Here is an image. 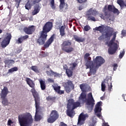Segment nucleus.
Listing matches in <instances>:
<instances>
[{
    "instance_id": "obj_10",
    "label": "nucleus",
    "mask_w": 126,
    "mask_h": 126,
    "mask_svg": "<svg viewBox=\"0 0 126 126\" xmlns=\"http://www.w3.org/2000/svg\"><path fill=\"white\" fill-rule=\"evenodd\" d=\"M59 119V114L56 110H52L50 114V117L47 119L48 123L52 124Z\"/></svg>"
},
{
    "instance_id": "obj_32",
    "label": "nucleus",
    "mask_w": 126,
    "mask_h": 126,
    "mask_svg": "<svg viewBox=\"0 0 126 126\" xmlns=\"http://www.w3.org/2000/svg\"><path fill=\"white\" fill-rule=\"evenodd\" d=\"M1 99H2V104H3L4 106H7V105H8V101L6 98H1Z\"/></svg>"
},
{
    "instance_id": "obj_25",
    "label": "nucleus",
    "mask_w": 126,
    "mask_h": 126,
    "mask_svg": "<svg viewBox=\"0 0 126 126\" xmlns=\"http://www.w3.org/2000/svg\"><path fill=\"white\" fill-rule=\"evenodd\" d=\"M60 7L61 9H63L65 6V8L67 7V5L64 3V0H60Z\"/></svg>"
},
{
    "instance_id": "obj_46",
    "label": "nucleus",
    "mask_w": 126,
    "mask_h": 126,
    "mask_svg": "<svg viewBox=\"0 0 126 126\" xmlns=\"http://www.w3.org/2000/svg\"><path fill=\"white\" fill-rule=\"evenodd\" d=\"M108 85V90L110 92L112 91L111 89L113 88V86L112 85V83H107Z\"/></svg>"
},
{
    "instance_id": "obj_51",
    "label": "nucleus",
    "mask_w": 126,
    "mask_h": 126,
    "mask_svg": "<svg viewBox=\"0 0 126 126\" xmlns=\"http://www.w3.org/2000/svg\"><path fill=\"white\" fill-rule=\"evenodd\" d=\"M11 125H13V122L11 120L9 119L7 122V125L10 126Z\"/></svg>"
},
{
    "instance_id": "obj_20",
    "label": "nucleus",
    "mask_w": 126,
    "mask_h": 126,
    "mask_svg": "<svg viewBox=\"0 0 126 126\" xmlns=\"http://www.w3.org/2000/svg\"><path fill=\"white\" fill-rule=\"evenodd\" d=\"M86 94L84 93H82L79 97V101L80 103H84L86 102Z\"/></svg>"
},
{
    "instance_id": "obj_2",
    "label": "nucleus",
    "mask_w": 126,
    "mask_h": 126,
    "mask_svg": "<svg viewBox=\"0 0 126 126\" xmlns=\"http://www.w3.org/2000/svg\"><path fill=\"white\" fill-rule=\"evenodd\" d=\"M32 94V95L34 98L35 102V114L34 116L35 121L38 122L42 119V116H41V114L43 112V107H40V98L39 97V94L36 92L35 89L32 88L31 90Z\"/></svg>"
},
{
    "instance_id": "obj_13",
    "label": "nucleus",
    "mask_w": 126,
    "mask_h": 126,
    "mask_svg": "<svg viewBox=\"0 0 126 126\" xmlns=\"http://www.w3.org/2000/svg\"><path fill=\"white\" fill-rule=\"evenodd\" d=\"M86 118H88V114L82 113L79 116L77 126H81L84 124V121Z\"/></svg>"
},
{
    "instance_id": "obj_9",
    "label": "nucleus",
    "mask_w": 126,
    "mask_h": 126,
    "mask_svg": "<svg viewBox=\"0 0 126 126\" xmlns=\"http://www.w3.org/2000/svg\"><path fill=\"white\" fill-rule=\"evenodd\" d=\"M101 105H102V101L98 102L96 103L94 108V114L97 118H99V119L102 120L103 117H102V113L101 112V111H102Z\"/></svg>"
},
{
    "instance_id": "obj_50",
    "label": "nucleus",
    "mask_w": 126,
    "mask_h": 126,
    "mask_svg": "<svg viewBox=\"0 0 126 126\" xmlns=\"http://www.w3.org/2000/svg\"><path fill=\"white\" fill-rule=\"evenodd\" d=\"M23 41H24V40L23 39L22 37H21L18 38V44H21L23 42Z\"/></svg>"
},
{
    "instance_id": "obj_56",
    "label": "nucleus",
    "mask_w": 126,
    "mask_h": 126,
    "mask_svg": "<svg viewBox=\"0 0 126 126\" xmlns=\"http://www.w3.org/2000/svg\"><path fill=\"white\" fill-rule=\"evenodd\" d=\"M98 40H99V41H101V40H103V39H104V34H102L100 36H99L98 38Z\"/></svg>"
},
{
    "instance_id": "obj_6",
    "label": "nucleus",
    "mask_w": 126,
    "mask_h": 126,
    "mask_svg": "<svg viewBox=\"0 0 126 126\" xmlns=\"http://www.w3.org/2000/svg\"><path fill=\"white\" fill-rule=\"evenodd\" d=\"M115 8V6L113 5H106L102 11L104 13L105 17L103 15H100V17L102 19H105L106 18L107 20H111V14H110V11L112 12Z\"/></svg>"
},
{
    "instance_id": "obj_17",
    "label": "nucleus",
    "mask_w": 126,
    "mask_h": 126,
    "mask_svg": "<svg viewBox=\"0 0 126 126\" xmlns=\"http://www.w3.org/2000/svg\"><path fill=\"white\" fill-rule=\"evenodd\" d=\"M8 94V89L6 87H4L3 89L1 90V98H4Z\"/></svg>"
},
{
    "instance_id": "obj_5",
    "label": "nucleus",
    "mask_w": 126,
    "mask_h": 126,
    "mask_svg": "<svg viewBox=\"0 0 126 126\" xmlns=\"http://www.w3.org/2000/svg\"><path fill=\"white\" fill-rule=\"evenodd\" d=\"M117 33L118 32H116L112 34L113 38L108 44V47H110L108 49V53L109 55H114V54L117 52L118 48H119V41L116 40V37H117Z\"/></svg>"
},
{
    "instance_id": "obj_35",
    "label": "nucleus",
    "mask_w": 126,
    "mask_h": 126,
    "mask_svg": "<svg viewBox=\"0 0 126 126\" xmlns=\"http://www.w3.org/2000/svg\"><path fill=\"white\" fill-rule=\"evenodd\" d=\"M32 7V5L30 4V1H28L27 4L25 5L26 9H28V10H29V9H31Z\"/></svg>"
},
{
    "instance_id": "obj_48",
    "label": "nucleus",
    "mask_w": 126,
    "mask_h": 126,
    "mask_svg": "<svg viewBox=\"0 0 126 126\" xmlns=\"http://www.w3.org/2000/svg\"><path fill=\"white\" fill-rule=\"evenodd\" d=\"M96 123H97V120H94V119H93V122L92 123L90 124V126H95Z\"/></svg>"
},
{
    "instance_id": "obj_45",
    "label": "nucleus",
    "mask_w": 126,
    "mask_h": 126,
    "mask_svg": "<svg viewBox=\"0 0 126 126\" xmlns=\"http://www.w3.org/2000/svg\"><path fill=\"white\" fill-rule=\"evenodd\" d=\"M84 29L85 31L87 32V31H89V30H90L91 29V28H90V26L87 25L84 27Z\"/></svg>"
},
{
    "instance_id": "obj_63",
    "label": "nucleus",
    "mask_w": 126,
    "mask_h": 126,
    "mask_svg": "<svg viewBox=\"0 0 126 126\" xmlns=\"http://www.w3.org/2000/svg\"><path fill=\"white\" fill-rule=\"evenodd\" d=\"M63 67H64V69H65V70H66V69H67V66H66V65H65L64 66H63Z\"/></svg>"
},
{
    "instance_id": "obj_37",
    "label": "nucleus",
    "mask_w": 126,
    "mask_h": 126,
    "mask_svg": "<svg viewBox=\"0 0 126 126\" xmlns=\"http://www.w3.org/2000/svg\"><path fill=\"white\" fill-rule=\"evenodd\" d=\"M31 70H33V71H34V72H36V73H39V69H38V67L36 66H32L31 67Z\"/></svg>"
},
{
    "instance_id": "obj_49",
    "label": "nucleus",
    "mask_w": 126,
    "mask_h": 126,
    "mask_svg": "<svg viewBox=\"0 0 126 126\" xmlns=\"http://www.w3.org/2000/svg\"><path fill=\"white\" fill-rule=\"evenodd\" d=\"M85 7H86V6H85V5L82 4L79 7L78 9L79 10H82V9H83L84 8H85Z\"/></svg>"
},
{
    "instance_id": "obj_33",
    "label": "nucleus",
    "mask_w": 126,
    "mask_h": 126,
    "mask_svg": "<svg viewBox=\"0 0 126 126\" xmlns=\"http://www.w3.org/2000/svg\"><path fill=\"white\" fill-rule=\"evenodd\" d=\"M66 73L68 77L72 76V71L70 69H66Z\"/></svg>"
},
{
    "instance_id": "obj_55",
    "label": "nucleus",
    "mask_w": 126,
    "mask_h": 126,
    "mask_svg": "<svg viewBox=\"0 0 126 126\" xmlns=\"http://www.w3.org/2000/svg\"><path fill=\"white\" fill-rule=\"evenodd\" d=\"M48 81L50 83H54V80L51 79V78L48 79Z\"/></svg>"
},
{
    "instance_id": "obj_53",
    "label": "nucleus",
    "mask_w": 126,
    "mask_h": 126,
    "mask_svg": "<svg viewBox=\"0 0 126 126\" xmlns=\"http://www.w3.org/2000/svg\"><path fill=\"white\" fill-rule=\"evenodd\" d=\"M21 37L23 38V40H26V39H28V38H29V35H26L21 36Z\"/></svg>"
},
{
    "instance_id": "obj_16",
    "label": "nucleus",
    "mask_w": 126,
    "mask_h": 126,
    "mask_svg": "<svg viewBox=\"0 0 126 126\" xmlns=\"http://www.w3.org/2000/svg\"><path fill=\"white\" fill-rule=\"evenodd\" d=\"M24 31L26 34L31 35V34H32L34 31H35V27L34 26H32L29 28H25L24 29Z\"/></svg>"
},
{
    "instance_id": "obj_26",
    "label": "nucleus",
    "mask_w": 126,
    "mask_h": 126,
    "mask_svg": "<svg viewBox=\"0 0 126 126\" xmlns=\"http://www.w3.org/2000/svg\"><path fill=\"white\" fill-rule=\"evenodd\" d=\"M39 83L40 84V87L41 90H45V89H46V84H45V81H44L42 79H40L39 80Z\"/></svg>"
},
{
    "instance_id": "obj_11",
    "label": "nucleus",
    "mask_w": 126,
    "mask_h": 126,
    "mask_svg": "<svg viewBox=\"0 0 126 126\" xmlns=\"http://www.w3.org/2000/svg\"><path fill=\"white\" fill-rule=\"evenodd\" d=\"M10 40H11V34H7L4 37V40L1 42L0 45L2 48H6V47H7V46L9 45Z\"/></svg>"
},
{
    "instance_id": "obj_19",
    "label": "nucleus",
    "mask_w": 126,
    "mask_h": 126,
    "mask_svg": "<svg viewBox=\"0 0 126 126\" xmlns=\"http://www.w3.org/2000/svg\"><path fill=\"white\" fill-rule=\"evenodd\" d=\"M54 41V36L52 35L51 37L46 41L44 44V48H49L50 45Z\"/></svg>"
},
{
    "instance_id": "obj_38",
    "label": "nucleus",
    "mask_w": 126,
    "mask_h": 126,
    "mask_svg": "<svg viewBox=\"0 0 126 126\" xmlns=\"http://www.w3.org/2000/svg\"><path fill=\"white\" fill-rule=\"evenodd\" d=\"M88 20H91V21H96V19L92 15L87 16Z\"/></svg>"
},
{
    "instance_id": "obj_43",
    "label": "nucleus",
    "mask_w": 126,
    "mask_h": 126,
    "mask_svg": "<svg viewBox=\"0 0 126 126\" xmlns=\"http://www.w3.org/2000/svg\"><path fill=\"white\" fill-rule=\"evenodd\" d=\"M15 6H16L17 8H18V7L19 6V4H20V2L21 1V0H15Z\"/></svg>"
},
{
    "instance_id": "obj_57",
    "label": "nucleus",
    "mask_w": 126,
    "mask_h": 126,
    "mask_svg": "<svg viewBox=\"0 0 126 126\" xmlns=\"http://www.w3.org/2000/svg\"><path fill=\"white\" fill-rule=\"evenodd\" d=\"M57 93H58V94H64V91H61V89H60L57 92Z\"/></svg>"
},
{
    "instance_id": "obj_42",
    "label": "nucleus",
    "mask_w": 126,
    "mask_h": 126,
    "mask_svg": "<svg viewBox=\"0 0 126 126\" xmlns=\"http://www.w3.org/2000/svg\"><path fill=\"white\" fill-rule=\"evenodd\" d=\"M125 56V50H123L120 52V54L119 55V59H123V57Z\"/></svg>"
},
{
    "instance_id": "obj_39",
    "label": "nucleus",
    "mask_w": 126,
    "mask_h": 126,
    "mask_svg": "<svg viewBox=\"0 0 126 126\" xmlns=\"http://www.w3.org/2000/svg\"><path fill=\"white\" fill-rule=\"evenodd\" d=\"M80 88L81 89V90L83 91V92H84L85 91V89L86 88V85L85 84H82L80 85Z\"/></svg>"
},
{
    "instance_id": "obj_44",
    "label": "nucleus",
    "mask_w": 126,
    "mask_h": 126,
    "mask_svg": "<svg viewBox=\"0 0 126 126\" xmlns=\"http://www.w3.org/2000/svg\"><path fill=\"white\" fill-rule=\"evenodd\" d=\"M49 54L48 53L44 52H41L40 53V56H42L43 58H45V57H47Z\"/></svg>"
},
{
    "instance_id": "obj_3",
    "label": "nucleus",
    "mask_w": 126,
    "mask_h": 126,
    "mask_svg": "<svg viewBox=\"0 0 126 126\" xmlns=\"http://www.w3.org/2000/svg\"><path fill=\"white\" fill-rule=\"evenodd\" d=\"M18 122L20 126H31L33 124V117L29 112L19 115Z\"/></svg>"
},
{
    "instance_id": "obj_61",
    "label": "nucleus",
    "mask_w": 126,
    "mask_h": 126,
    "mask_svg": "<svg viewBox=\"0 0 126 126\" xmlns=\"http://www.w3.org/2000/svg\"><path fill=\"white\" fill-rule=\"evenodd\" d=\"M102 126H110L108 125V123H103Z\"/></svg>"
},
{
    "instance_id": "obj_41",
    "label": "nucleus",
    "mask_w": 126,
    "mask_h": 126,
    "mask_svg": "<svg viewBox=\"0 0 126 126\" xmlns=\"http://www.w3.org/2000/svg\"><path fill=\"white\" fill-rule=\"evenodd\" d=\"M112 12H113V13H115V14H117V15H118V14H120V11H119V10L116 8V7H115L113 10L112 11Z\"/></svg>"
},
{
    "instance_id": "obj_12",
    "label": "nucleus",
    "mask_w": 126,
    "mask_h": 126,
    "mask_svg": "<svg viewBox=\"0 0 126 126\" xmlns=\"http://www.w3.org/2000/svg\"><path fill=\"white\" fill-rule=\"evenodd\" d=\"M52 28L53 23L51 22H48L46 23L43 27V31L41 32V33L43 34H46L47 35V33L50 32Z\"/></svg>"
},
{
    "instance_id": "obj_27",
    "label": "nucleus",
    "mask_w": 126,
    "mask_h": 126,
    "mask_svg": "<svg viewBox=\"0 0 126 126\" xmlns=\"http://www.w3.org/2000/svg\"><path fill=\"white\" fill-rule=\"evenodd\" d=\"M74 38L76 41V42H79V43L84 42V39L82 37H79L77 35H74Z\"/></svg>"
},
{
    "instance_id": "obj_40",
    "label": "nucleus",
    "mask_w": 126,
    "mask_h": 126,
    "mask_svg": "<svg viewBox=\"0 0 126 126\" xmlns=\"http://www.w3.org/2000/svg\"><path fill=\"white\" fill-rule=\"evenodd\" d=\"M77 65V63H73L71 64H70V68L72 70L74 69V68H75Z\"/></svg>"
},
{
    "instance_id": "obj_28",
    "label": "nucleus",
    "mask_w": 126,
    "mask_h": 126,
    "mask_svg": "<svg viewBox=\"0 0 126 126\" xmlns=\"http://www.w3.org/2000/svg\"><path fill=\"white\" fill-rule=\"evenodd\" d=\"M52 87H53L55 91H56V92H57V93L58 91H59L61 89V86H58L57 84H54L52 85Z\"/></svg>"
},
{
    "instance_id": "obj_30",
    "label": "nucleus",
    "mask_w": 126,
    "mask_h": 126,
    "mask_svg": "<svg viewBox=\"0 0 126 126\" xmlns=\"http://www.w3.org/2000/svg\"><path fill=\"white\" fill-rule=\"evenodd\" d=\"M14 63L15 62L13 60H5L4 61V63L7 65H11L12 64H14Z\"/></svg>"
},
{
    "instance_id": "obj_34",
    "label": "nucleus",
    "mask_w": 126,
    "mask_h": 126,
    "mask_svg": "<svg viewBox=\"0 0 126 126\" xmlns=\"http://www.w3.org/2000/svg\"><path fill=\"white\" fill-rule=\"evenodd\" d=\"M60 35L62 36H64V27L62 26L60 29Z\"/></svg>"
},
{
    "instance_id": "obj_47",
    "label": "nucleus",
    "mask_w": 126,
    "mask_h": 126,
    "mask_svg": "<svg viewBox=\"0 0 126 126\" xmlns=\"http://www.w3.org/2000/svg\"><path fill=\"white\" fill-rule=\"evenodd\" d=\"M51 71H53V70H52V69H51L50 68L49 69V71H46V73L47 74V75H48L49 76H52V72Z\"/></svg>"
},
{
    "instance_id": "obj_22",
    "label": "nucleus",
    "mask_w": 126,
    "mask_h": 126,
    "mask_svg": "<svg viewBox=\"0 0 126 126\" xmlns=\"http://www.w3.org/2000/svg\"><path fill=\"white\" fill-rule=\"evenodd\" d=\"M96 14H97V11H96V10L93 9V8L90 9L87 12V16L93 15V16H95Z\"/></svg>"
},
{
    "instance_id": "obj_21",
    "label": "nucleus",
    "mask_w": 126,
    "mask_h": 126,
    "mask_svg": "<svg viewBox=\"0 0 126 126\" xmlns=\"http://www.w3.org/2000/svg\"><path fill=\"white\" fill-rule=\"evenodd\" d=\"M26 81L27 83V84L29 85L30 87H31L32 88H34L35 86V84H34V82H33V81L31 80L29 78H26Z\"/></svg>"
},
{
    "instance_id": "obj_54",
    "label": "nucleus",
    "mask_w": 126,
    "mask_h": 126,
    "mask_svg": "<svg viewBox=\"0 0 126 126\" xmlns=\"http://www.w3.org/2000/svg\"><path fill=\"white\" fill-rule=\"evenodd\" d=\"M79 3H83V2H86L87 0H77Z\"/></svg>"
},
{
    "instance_id": "obj_14",
    "label": "nucleus",
    "mask_w": 126,
    "mask_h": 126,
    "mask_svg": "<svg viewBox=\"0 0 126 126\" xmlns=\"http://www.w3.org/2000/svg\"><path fill=\"white\" fill-rule=\"evenodd\" d=\"M47 36L48 34L41 32L40 37L37 39V43L39 45H44L45 42H46V40H47Z\"/></svg>"
},
{
    "instance_id": "obj_1",
    "label": "nucleus",
    "mask_w": 126,
    "mask_h": 126,
    "mask_svg": "<svg viewBox=\"0 0 126 126\" xmlns=\"http://www.w3.org/2000/svg\"><path fill=\"white\" fill-rule=\"evenodd\" d=\"M90 54L89 53H86L84 56L86 68H90V73L91 74H95L99 66H101L105 63V60L100 56H97L95 59L93 60L94 63L93 62L91 61V57H90Z\"/></svg>"
},
{
    "instance_id": "obj_4",
    "label": "nucleus",
    "mask_w": 126,
    "mask_h": 126,
    "mask_svg": "<svg viewBox=\"0 0 126 126\" xmlns=\"http://www.w3.org/2000/svg\"><path fill=\"white\" fill-rule=\"evenodd\" d=\"M80 106V102L77 101L74 102V100L73 99H69L68 100V103L67 104V110L66 114L68 117L72 118L74 115H75V112L73 110L77 107Z\"/></svg>"
},
{
    "instance_id": "obj_24",
    "label": "nucleus",
    "mask_w": 126,
    "mask_h": 126,
    "mask_svg": "<svg viewBox=\"0 0 126 126\" xmlns=\"http://www.w3.org/2000/svg\"><path fill=\"white\" fill-rule=\"evenodd\" d=\"M71 45V42L69 40H66L63 42L62 44V48H66V47H69Z\"/></svg>"
},
{
    "instance_id": "obj_58",
    "label": "nucleus",
    "mask_w": 126,
    "mask_h": 126,
    "mask_svg": "<svg viewBox=\"0 0 126 126\" xmlns=\"http://www.w3.org/2000/svg\"><path fill=\"white\" fill-rule=\"evenodd\" d=\"M122 34L123 35V36H126V31L123 30L122 31Z\"/></svg>"
},
{
    "instance_id": "obj_59",
    "label": "nucleus",
    "mask_w": 126,
    "mask_h": 126,
    "mask_svg": "<svg viewBox=\"0 0 126 126\" xmlns=\"http://www.w3.org/2000/svg\"><path fill=\"white\" fill-rule=\"evenodd\" d=\"M40 1H41V0H34L33 4L38 3V2H40Z\"/></svg>"
},
{
    "instance_id": "obj_18",
    "label": "nucleus",
    "mask_w": 126,
    "mask_h": 126,
    "mask_svg": "<svg viewBox=\"0 0 126 126\" xmlns=\"http://www.w3.org/2000/svg\"><path fill=\"white\" fill-rule=\"evenodd\" d=\"M40 9H41V7H40V5H39L38 4L34 5V10L32 12V15H36V14L39 13Z\"/></svg>"
},
{
    "instance_id": "obj_8",
    "label": "nucleus",
    "mask_w": 126,
    "mask_h": 126,
    "mask_svg": "<svg viewBox=\"0 0 126 126\" xmlns=\"http://www.w3.org/2000/svg\"><path fill=\"white\" fill-rule=\"evenodd\" d=\"M86 105L88 110H89V112H91L93 110L94 105H95V100L91 93L88 94V99Z\"/></svg>"
},
{
    "instance_id": "obj_29",
    "label": "nucleus",
    "mask_w": 126,
    "mask_h": 126,
    "mask_svg": "<svg viewBox=\"0 0 126 126\" xmlns=\"http://www.w3.org/2000/svg\"><path fill=\"white\" fill-rule=\"evenodd\" d=\"M18 70V68L16 66H15L8 70L7 74L12 73L14 71H17Z\"/></svg>"
},
{
    "instance_id": "obj_64",
    "label": "nucleus",
    "mask_w": 126,
    "mask_h": 126,
    "mask_svg": "<svg viewBox=\"0 0 126 126\" xmlns=\"http://www.w3.org/2000/svg\"><path fill=\"white\" fill-rule=\"evenodd\" d=\"M2 33V30L0 29V34H1Z\"/></svg>"
},
{
    "instance_id": "obj_60",
    "label": "nucleus",
    "mask_w": 126,
    "mask_h": 126,
    "mask_svg": "<svg viewBox=\"0 0 126 126\" xmlns=\"http://www.w3.org/2000/svg\"><path fill=\"white\" fill-rule=\"evenodd\" d=\"M61 126H67V125L66 124L63 123V122H61Z\"/></svg>"
},
{
    "instance_id": "obj_23",
    "label": "nucleus",
    "mask_w": 126,
    "mask_h": 126,
    "mask_svg": "<svg viewBox=\"0 0 126 126\" xmlns=\"http://www.w3.org/2000/svg\"><path fill=\"white\" fill-rule=\"evenodd\" d=\"M63 51L65 52L66 53H71V52H73V48L70 46H67L66 47H62V48Z\"/></svg>"
},
{
    "instance_id": "obj_7",
    "label": "nucleus",
    "mask_w": 126,
    "mask_h": 126,
    "mask_svg": "<svg viewBox=\"0 0 126 126\" xmlns=\"http://www.w3.org/2000/svg\"><path fill=\"white\" fill-rule=\"evenodd\" d=\"M95 29L96 31H99L100 33H106L105 36L107 37H111V36H112V34L109 33V32H111L113 30V28L103 25L98 27H96Z\"/></svg>"
},
{
    "instance_id": "obj_15",
    "label": "nucleus",
    "mask_w": 126,
    "mask_h": 126,
    "mask_svg": "<svg viewBox=\"0 0 126 126\" xmlns=\"http://www.w3.org/2000/svg\"><path fill=\"white\" fill-rule=\"evenodd\" d=\"M64 87L67 93H69L71 89H73V84H72L71 81H68L67 82L64 83Z\"/></svg>"
},
{
    "instance_id": "obj_62",
    "label": "nucleus",
    "mask_w": 126,
    "mask_h": 126,
    "mask_svg": "<svg viewBox=\"0 0 126 126\" xmlns=\"http://www.w3.org/2000/svg\"><path fill=\"white\" fill-rule=\"evenodd\" d=\"M47 100H51L52 99V97L51 96H48L46 98Z\"/></svg>"
},
{
    "instance_id": "obj_31",
    "label": "nucleus",
    "mask_w": 126,
    "mask_h": 126,
    "mask_svg": "<svg viewBox=\"0 0 126 126\" xmlns=\"http://www.w3.org/2000/svg\"><path fill=\"white\" fill-rule=\"evenodd\" d=\"M106 81H107V80H104L101 83V91L102 92H105V89H106V84H105Z\"/></svg>"
},
{
    "instance_id": "obj_36",
    "label": "nucleus",
    "mask_w": 126,
    "mask_h": 126,
    "mask_svg": "<svg viewBox=\"0 0 126 126\" xmlns=\"http://www.w3.org/2000/svg\"><path fill=\"white\" fill-rule=\"evenodd\" d=\"M52 75H54V77H61V74L57 73L53 71H51Z\"/></svg>"
},
{
    "instance_id": "obj_52",
    "label": "nucleus",
    "mask_w": 126,
    "mask_h": 126,
    "mask_svg": "<svg viewBox=\"0 0 126 126\" xmlns=\"http://www.w3.org/2000/svg\"><path fill=\"white\" fill-rule=\"evenodd\" d=\"M112 66H113V70H117V68H118V64L114 63L113 64Z\"/></svg>"
}]
</instances>
